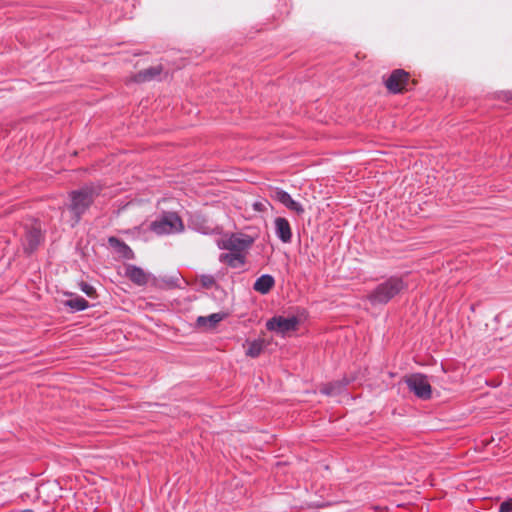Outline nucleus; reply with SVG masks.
I'll return each mask as SVG.
<instances>
[{
	"label": "nucleus",
	"mask_w": 512,
	"mask_h": 512,
	"mask_svg": "<svg viewBox=\"0 0 512 512\" xmlns=\"http://www.w3.org/2000/svg\"><path fill=\"white\" fill-rule=\"evenodd\" d=\"M64 305L69 307L72 312L85 310L89 306L88 302L79 296L64 301Z\"/></svg>",
	"instance_id": "nucleus-15"
},
{
	"label": "nucleus",
	"mask_w": 512,
	"mask_h": 512,
	"mask_svg": "<svg viewBox=\"0 0 512 512\" xmlns=\"http://www.w3.org/2000/svg\"><path fill=\"white\" fill-rule=\"evenodd\" d=\"M128 278L137 285H144L148 281V275L138 267H129L127 269Z\"/></svg>",
	"instance_id": "nucleus-14"
},
{
	"label": "nucleus",
	"mask_w": 512,
	"mask_h": 512,
	"mask_svg": "<svg viewBox=\"0 0 512 512\" xmlns=\"http://www.w3.org/2000/svg\"><path fill=\"white\" fill-rule=\"evenodd\" d=\"M403 289H405V284L402 279L392 277L379 284L376 289L369 294L368 299L374 305L386 304Z\"/></svg>",
	"instance_id": "nucleus-2"
},
{
	"label": "nucleus",
	"mask_w": 512,
	"mask_h": 512,
	"mask_svg": "<svg viewBox=\"0 0 512 512\" xmlns=\"http://www.w3.org/2000/svg\"><path fill=\"white\" fill-rule=\"evenodd\" d=\"M270 196L274 200L279 201L280 203H282L284 206L287 204L288 200L291 197L287 192H285V191H283V190H281L279 188L274 189Z\"/></svg>",
	"instance_id": "nucleus-18"
},
{
	"label": "nucleus",
	"mask_w": 512,
	"mask_h": 512,
	"mask_svg": "<svg viewBox=\"0 0 512 512\" xmlns=\"http://www.w3.org/2000/svg\"><path fill=\"white\" fill-rule=\"evenodd\" d=\"M275 285V280L271 275L260 276L254 283L253 289L261 294H267Z\"/></svg>",
	"instance_id": "nucleus-11"
},
{
	"label": "nucleus",
	"mask_w": 512,
	"mask_h": 512,
	"mask_svg": "<svg viewBox=\"0 0 512 512\" xmlns=\"http://www.w3.org/2000/svg\"><path fill=\"white\" fill-rule=\"evenodd\" d=\"M410 75L402 69L394 70L385 81L386 88L392 93H401L407 89Z\"/></svg>",
	"instance_id": "nucleus-5"
},
{
	"label": "nucleus",
	"mask_w": 512,
	"mask_h": 512,
	"mask_svg": "<svg viewBox=\"0 0 512 512\" xmlns=\"http://www.w3.org/2000/svg\"><path fill=\"white\" fill-rule=\"evenodd\" d=\"M224 318L222 313H213L209 316H200L197 318V325L205 329L214 328Z\"/></svg>",
	"instance_id": "nucleus-13"
},
{
	"label": "nucleus",
	"mask_w": 512,
	"mask_h": 512,
	"mask_svg": "<svg viewBox=\"0 0 512 512\" xmlns=\"http://www.w3.org/2000/svg\"><path fill=\"white\" fill-rule=\"evenodd\" d=\"M99 195V189L95 186H86L70 193L71 203L69 210L73 214L72 225L79 222L81 216L91 206L96 196Z\"/></svg>",
	"instance_id": "nucleus-1"
},
{
	"label": "nucleus",
	"mask_w": 512,
	"mask_h": 512,
	"mask_svg": "<svg viewBox=\"0 0 512 512\" xmlns=\"http://www.w3.org/2000/svg\"><path fill=\"white\" fill-rule=\"evenodd\" d=\"M150 228L158 235L169 234L182 231L183 222L177 214L167 213L159 220L152 222Z\"/></svg>",
	"instance_id": "nucleus-3"
},
{
	"label": "nucleus",
	"mask_w": 512,
	"mask_h": 512,
	"mask_svg": "<svg viewBox=\"0 0 512 512\" xmlns=\"http://www.w3.org/2000/svg\"><path fill=\"white\" fill-rule=\"evenodd\" d=\"M268 206H271V205H270V203L267 200L256 201L255 203H253L254 210H256L258 212L266 211Z\"/></svg>",
	"instance_id": "nucleus-22"
},
{
	"label": "nucleus",
	"mask_w": 512,
	"mask_h": 512,
	"mask_svg": "<svg viewBox=\"0 0 512 512\" xmlns=\"http://www.w3.org/2000/svg\"><path fill=\"white\" fill-rule=\"evenodd\" d=\"M274 223L276 235L283 243H289L292 238V231L288 220L283 217H277Z\"/></svg>",
	"instance_id": "nucleus-9"
},
{
	"label": "nucleus",
	"mask_w": 512,
	"mask_h": 512,
	"mask_svg": "<svg viewBox=\"0 0 512 512\" xmlns=\"http://www.w3.org/2000/svg\"><path fill=\"white\" fill-rule=\"evenodd\" d=\"M163 72L161 64L146 68L135 74L131 80L137 83H144L158 78Z\"/></svg>",
	"instance_id": "nucleus-8"
},
{
	"label": "nucleus",
	"mask_w": 512,
	"mask_h": 512,
	"mask_svg": "<svg viewBox=\"0 0 512 512\" xmlns=\"http://www.w3.org/2000/svg\"><path fill=\"white\" fill-rule=\"evenodd\" d=\"M264 340H256L249 344L246 355L252 358L258 357L264 349Z\"/></svg>",
	"instance_id": "nucleus-17"
},
{
	"label": "nucleus",
	"mask_w": 512,
	"mask_h": 512,
	"mask_svg": "<svg viewBox=\"0 0 512 512\" xmlns=\"http://www.w3.org/2000/svg\"><path fill=\"white\" fill-rule=\"evenodd\" d=\"M109 243L111 246L113 247H119L123 250H128V246L126 244H124L123 242H121L119 239L115 238V237H110L109 238Z\"/></svg>",
	"instance_id": "nucleus-23"
},
{
	"label": "nucleus",
	"mask_w": 512,
	"mask_h": 512,
	"mask_svg": "<svg viewBox=\"0 0 512 512\" xmlns=\"http://www.w3.org/2000/svg\"><path fill=\"white\" fill-rule=\"evenodd\" d=\"M285 206H286L289 210H291V211L295 212V213H296V214H298V215L303 214V213H304V211H305V210H304V208H303V206H302L299 202H297V201L293 200L291 197H290V199L288 200V202H287V204H286Z\"/></svg>",
	"instance_id": "nucleus-19"
},
{
	"label": "nucleus",
	"mask_w": 512,
	"mask_h": 512,
	"mask_svg": "<svg viewBox=\"0 0 512 512\" xmlns=\"http://www.w3.org/2000/svg\"><path fill=\"white\" fill-rule=\"evenodd\" d=\"M253 243V239L249 236H231L224 243V248L233 252L242 253L247 250Z\"/></svg>",
	"instance_id": "nucleus-7"
},
{
	"label": "nucleus",
	"mask_w": 512,
	"mask_h": 512,
	"mask_svg": "<svg viewBox=\"0 0 512 512\" xmlns=\"http://www.w3.org/2000/svg\"><path fill=\"white\" fill-rule=\"evenodd\" d=\"M297 325L298 320L294 317H274L270 319L266 324L268 330L276 331L280 334H285L286 332L295 330Z\"/></svg>",
	"instance_id": "nucleus-6"
},
{
	"label": "nucleus",
	"mask_w": 512,
	"mask_h": 512,
	"mask_svg": "<svg viewBox=\"0 0 512 512\" xmlns=\"http://www.w3.org/2000/svg\"><path fill=\"white\" fill-rule=\"evenodd\" d=\"M499 512H512V498L501 503Z\"/></svg>",
	"instance_id": "nucleus-24"
},
{
	"label": "nucleus",
	"mask_w": 512,
	"mask_h": 512,
	"mask_svg": "<svg viewBox=\"0 0 512 512\" xmlns=\"http://www.w3.org/2000/svg\"><path fill=\"white\" fill-rule=\"evenodd\" d=\"M220 261L226 263L230 267L238 268L245 262V256L242 253L230 251L220 256Z\"/></svg>",
	"instance_id": "nucleus-12"
},
{
	"label": "nucleus",
	"mask_w": 512,
	"mask_h": 512,
	"mask_svg": "<svg viewBox=\"0 0 512 512\" xmlns=\"http://www.w3.org/2000/svg\"><path fill=\"white\" fill-rule=\"evenodd\" d=\"M200 283L204 288H211L215 285V279L211 275H202L200 277Z\"/></svg>",
	"instance_id": "nucleus-21"
},
{
	"label": "nucleus",
	"mask_w": 512,
	"mask_h": 512,
	"mask_svg": "<svg viewBox=\"0 0 512 512\" xmlns=\"http://www.w3.org/2000/svg\"><path fill=\"white\" fill-rule=\"evenodd\" d=\"M346 383H343L342 381H336L333 383H329L321 389V392L323 394L334 396L341 392L342 388L344 387Z\"/></svg>",
	"instance_id": "nucleus-16"
},
{
	"label": "nucleus",
	"mask_w": 512,
	"mask_h": 512,
	"mask_svg": "<svg viewBox=\"0 0 512 512\" xmlns=\"http://www.w3.org/2000/svg\"><path fill=\"white\" fill-rule=\"evenodd\" d=\"M409 390L418 398L427 400L431 398L432 388L426 375L415 373L404 377Z\"/></svg>",
	"instance_id": "nucleus-4"
},
{
	"label": "nucleus",
	"mask_w": 512,
	"mask_h": 512,
	"mask_svg": "<svg viewBox=\"0 0 512 512\" xmlns=\"http://www.w3.org/2000/svg\"><path fill=\"white\" fill-rule=\"evenodd\" d=\"M43 236L40 229L34 227L26 233L24 250L27 253H32L42 242Z\"/></svg>",
	"instance_id": "nucleus-10"
},
{
	"label": "nucleus",
	"mask_w": 512,
	"mask_h": 512,
	"mask_svg": "<svg viewBox=\"0 0 512 512\" xmlns=\"http://www.w3.org/2000/svg\"><path fill=\"white\" fill-rule=\"evenodd\" d=\"M79 287L88 297L95 298L97 296L95 288L90 284L82 281L79 283Z\"/></svg>",
	"instance_id": "nucleus-20"
}]
</instances>
